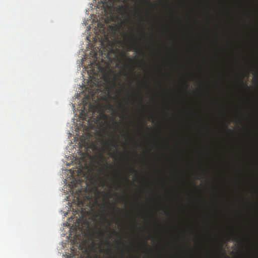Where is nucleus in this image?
Listing matches in <instances>:
<instances>
[{"mask_svg":"<svg viewBox=\"0 0 258 258\" xmlns=\"http://www.w3.org/2000/svg\"><path fill=\"white\" fill-rule=\"evenodd\" d=\"M109 155H110L111 157H115V154H114L113 153H112V152H109Z\"/></svg>","mask_w":258,"mask_h":258,"instance_id":"nucleus-8","label":"nucleus"},{"mask_svg":"<svg viewBox=\"0 0 258 258\" xmlns=\"http://www.w3.org/2000/svg\"><path fill=\"white\" fill-rule=\"evenodd\" d=\"M103 115L105 117L106 116V115L105 114H103Z\"/></svg>","mask_w":258,"mask_h":258,"instance_id":"nucleus-23","label":"nucleus"},{"mask_svg":"<svg viewBox=\"0 0 258 258\" xmlns=\"http://www.w3.org/2000/svg\"><path fill=\"white\" fill-rule=\"evenodd\" d=\"M98 234L101 237H103L104 236V232L102 230H99L98 231Z\"/></svg>","mask_w":258,"mask_h":258,"instance_id":"nucleus-5","label":"nucleus"},{"mask_svg":"<svg viewBox=\"0 0 258 258\" xmlns=\"http://www.w3.org/2000/svg\"><path fill=\"white\" fill-rule=\"evenodd\" d=\"M98 157L102 161L103 163H104L105 161L104 158V156L102 154H100ZM103 167L108 168L107 163L106 162L105 163H103Z\"/></svg>","mask_w":258,"mask_h":258,"instance_id":"nucleus-4","label":"nucleus"},{"mask_svg":"<svg viewBox=\"0 0 258 258\" xmlns=\"http://www.w3.org/2000/svg\"><path fill=\"white\" fill-rule=\"evenodd\" d=\"M232 240H235V241H237L238 240V238L237 237L233 238Z\"/></svg>","mask_w":258,"mask_h":258,"instance_id":"nucleus-14","label":"nucleus"},{"mask_svg":"<svg viewBox=\"0 0 258 258\" xmlns=\"http://www.w3.org/2000/svg\"><path fill=\"white\" fill-rule=\"evenodd\" d=\"M122 7L123 8H124V9H126V7H125V6H123V7Z\"/></svg>","mask_w":258,"mask_h":258,"instance_id":"nucleus-21","label":"nucleus"},{"mask_svg":"<svg viewBox=\"0 0 258 258\" xmlns=\"http://www.w3.org/2000/svg\"><path fill=\"white\" fill-rule=\"evenodd\" d=\"M98 26H100L101 28H103V24H101L100 23H98Z\"/></svg>","mask_w":258,"mask_h":258,"instance_id":"nucleus-13","label":"nucleus"},{"mask_svg":"<svg viewBox=\"0 0 258 258\" xmlns=\"http://www.w3.org/2000/svg\"><path fill=\"white\" fill-rule=\"evenodd\" d=\"M102 144H103L105 146V147L107 149H109L108 146H110L111 147L115 148L116 149V150H117V148L118 147V145L117 143L115 140H111L105 142H102Z\"/></svg>","mask_w":258,"mask_h":258,"instance_id":"nucleus-2","label":"nucleus"},{"mask_svg":"<svg viewBox=\"0 0 258 258\" xmlns=\"http://www.w3.org/2000/svg\"><path fill=\"white\" fill-rule=\"evenodd\" d=\"M121 243V239H120V241H118V244H120Z\"/></svg>","mask_w":258,"mask_h":258,"instance_id":"nucleus-17","label":"nucleus"},{"mask_svg":"<svg viewBox=\"0 0 258 258\" xmlns=\"http://www.w3.org/2000/svg\"><path fill=\"white\" fill-rule=\"evenodd\" d=\"M244 85L246 86V87H247V84H245Z\"/></svg>","mask_w":258,"mask_h":258,"instance_id":"nucleus-22","label":"nucleus"},{"mask_svg":"<svg viewBox=\"0 0 258 258\" xmlns=\"http://www.w3.org/2000/svg\"><path fill=\"white\" fill-rule=\"evenodd\" d=\"M105 244L107 245H109L110 244L108 238L106 240Z\"/></svg>","mask_w":258,"mask_h":258,"instance_id":"nucleus-10","label":"nucleus"},{"mask_svg":"<svg viewBox=\"0 0 258 258\" xmlns=\"http://www.w3.org/2000/svg\"><path fill=\"white\" fill-rule=\"evenodd\" d=\"M87 185V183H86ZM88 188L87 185L81 189H78L76 191L75 197L77 198L78 205L80 207H84L85 205L84 200L90 201L91 197L87 194Z\"/></svg>","mask_w":258,"mask_h":258,"instance_id":"nucleus-1","label":"nucleus"},{"mask_svg":"<svg viewBox=\"0 0 258 258\" xmlns=\"http://www.w3.org/2000/svg\"><path fill=\"white\" fill-rule=\"evenodd\" d=\"M127 59L128 60H129V61H131V60H132L131 58H130V57H127Z\"/></svg>","mask_w":258,"mask_h":258,"instance_id":"nucleus-20","label":"nucleus"},{"mask_svg":"<svg viewBox=\"0 0 258 258\" xmlns=\"http://www.w3.org/2000/svg\"><path fill=\"white\" fill-rule=\"evenodd\" d=\"M124 180H126V181H128V178H127V176H125V177H124Z\"/></svg>","mask_w":258,"mask_h":258,"instance_id":"nucleus-16","label":"nucleus"},{"mask_svg":"<svg viewBox=\"0 0 258 258\" xmlns=\"http://www.w3.org/2000/svg\"><path fill=\"white\" fill-rule=\"evenodd\" d=\"M130 39H131L132 40H133V37L132 35L130 36Z\"/></svg>","mask_w":258,"mask_h":258,"instance_id":"nucleus-15","label":"nucleus"},{"mask_svg":"<svg viewBox=\"0 0 258 258\" xmlns=\"http://www.w3.org/2000/svg\"><path fill=\"white\" fill-rule=\"evenodd\" d=\"M106 205H107V206H108L109 208H111V209H112V210H114V207H112V206H111V204H110V203H107L106 204Z\"/></svg>","mask_w":258,"mask_h":258,"instance_id":"nucleus-7","label":"nucleus"},{"mask_svg":"<svg viewBox=\"0 0 258 258\" xmlns=\"http://www.w3.org/2000/svg\"><path fill=\"white\" fill-rule=\"evenodd\" d=\"M98 69L100 71V70H101L102 69V67L101 66H100V64L98 63Z\"/></svg>","mask_w":258,"mask_h":258,"instance_id":"nucleus-9","label":"nucleus"},{"mask_svg":"<svg viewBox=\"0 0 258 258\" xmlns=\"http://www.w3.org/2000/svg\"><path fill=\"white\" fill-rule=\"evenodd\" d=\"M121 55L123 57H125V53L122 51V52H121Z\"/></svg>","mask_w":258,"mask_h":258,"instance_id":"nucleus-12","label":"nucleus"},{"mask_svg":"<svg viewBox=\"0 0 258 258\" xmlns=\"http://www.w3.org/2000/svg\"><path fill=\"white\" fill-rule=\"evenodd\" d=\"M128 48L130 49H132L133 51L139 53V52H141V49L138 45V43L136 42L133 41L132 43L128 45Z\"/></svg>","mask_w":258,"mask_h":258,"instance_id":"nucleus-3","label":"nucleus"},{"mask_svg":"<svg viewBox=\"0 0 258 258\" xmlns=\"http://www.w3.org/2000/svg\"><path fill=\"white\" fill-rule=\"evenodd\" d=\"M132 172H134V173H136L137 171V170L135 168H132Z\"/></svg>","mask_w":258,"mask_h":258,"instance_id":"nucleus-11","label":"nucleus"},{"mask_svg":"<svg viewBox=\"0 0 258 258\" xmlns=\"http://www.w3.org/2000/svg\"><path fill=\"white\" fill-rule=\"evenodd\" d=\"M98 171H99V172H102V169L101 168H99V169H98Z\"/></svg>","mask_w":258,"mask_h":258,"instance_id":"nucleus-18","label":"nucleus"},{"mask_svg":"<svg viewBox=\"0 0 258 258\" xmlns=\"http://www.w3.org/2000/svg\"><path fill=\"white\" fill-rule=\"evenodd\" d=\"M109 106L110 108H112V105L111 104H109Z\"/></svg>","mask_w":258,"mask_h":258,"instance_id":"nucleus-19","label":"nucleus"},{"mask_svg":"<svg viewBox=\"0 0 258 258\" xmlns=\"http://www.w3.org/2000/svg\"><path fill=\"white\" fill-rule=\"evenodd\" d=\"M114 183L115 184L117 185V187H116V189H118L121 187L120 184H119L117 181L114 180Z\"/></svg>","mask_w":258,"mask_h":258,"instance_id":"nucleus-6","label":"nucleus"}]
</instances>
